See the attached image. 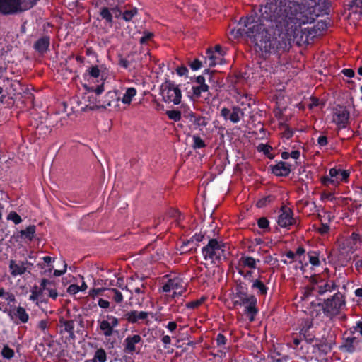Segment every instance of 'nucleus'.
Wrapping results in <instances>:
<instances>
[{
  "instance_id": "nucleus-1",
  "label": "nucleus",
  "mask_w": 362,
  "mask_h": 362,
  "mask_svg": "<svg viewBox=\"0 0 362 362\" xmlns=\"http://www.w3.org/2000/svg\"><path fill=\"white\" fill-rule=\"evenodd\" d=\"M315 0H272L266 4L264 16L274 20L277 26L287 31L290 45L298 42L310 44L319 33L316 27L301 28L302 25L312 23L318 16Z\"/></svg>"
},
{
  "instance_id": "nucleus-2",
  "label": "nucleus",
  "mask_w": 362,
  "mask_h": 362,
  "mask_svg": "<svg viewBox=\"0 0 362 362\" xmlns=\"http://www.w3.org/2000/svg\"><path fill=\"white\" fill-rule=\"evenodd\" d=\"M265 8L266 4L261 6L259 17L250 15L240 18L238 28L230 30L234 38L243 36L250 38L264 57L291 47L287 31L279 28L274 20L264 16Z\"/></svg>"
},
{
  "instance_id": "nucleus-3",
  "label": "nucleus",
  "mask_w": 362,
  "mask_h": 362,
  "mask_svg": "<svg viewBox=\"0 0 362 362\" xmlns=\"http://www.w3.org/2000/svg\"><path fill=\"white\" fill-rule=\"evenodd\" d=\"M235 297L238 300L234 301V305L244 306L245 314L247 315L250 321L252 322L258 313L256 296L248 294V288L246 284L239 282L235 287Z\"/></svg>"
},
{
  "instance_id": "nucleus-4",
  "label": "nucleus",
  "mask_w": 362,
  "mask_h": 362,
  "mask_svg": "<svg viewBox=\"0 0 362 362\" xmlns=\"http://www.w3.org/2000/svg\"><path fill=\"white\" fill-rule=\"evenodd\" d=\"M318 305L322 307L324 315L329 319L333 320L340 314L341 310L345 307V296L338 291L330 298L325 299L322 303Z\"/></svg>"
},
{
  "instance_id": "nucleus-5",
  "label": "nucleus",
  "mask_w": 362,
  "mask_h": 362,
  "mask_svg": "<svg viewBox=\"0 0 362 362\" xmlns=\"http://www.w3.org/2000/svg\"><path fill=\"white\" fill-rule=\"evenodd\" d=\"M202 253L204 259L212 264H218L226 258L224 244L215 238L210 239L208 244L202 247Z\"/></svg>"
},
{
  "instance_id": "nucleus-6",
  "label": "nucleus",
  "mask_w": 362,
  "mask_h": 362,
  "mask_svg": "<svg viewBox=\"0 0 362 362\" xmlns=\"http://www.w3.org/2000/svg\"><path fill=\"white\" fill-rule=\"evenodd\" d=\"M160 95L165 103L178 105L181 102L182 93L177 86L172 81H166L160 87Z\"/></svg>"
},
{
  "instance_id": "nucleus-7",
  "label": "nucleus",
  "mask_w": 362,
  "mask_h": 362,
  "mask_svg": "<svg viewBox=\"0 0 362 362\" xmlns=\"http://www.w3.org/2000/svg\"><path fill=\"white\" fill-rule=\"evenodd\" d=\"M312 327V322L305 321L299 332L300 337H302L306 343L313 344V346L317 347L319 351L327 354V351L330 350V347H328L326 344H322L320 340L315 337V336L310 332V329Z\"/></svg>"
},
{
  "instance_id": "nucleus-8",
  "label": "nucleus",
  "mask_w": 362,
  "mask_h": 362,
  "mask_svg": "<svg viewBox=\"0 0 362 362\" xmlns=\"http://www.w3.org/2000/svg\"><path fill=\"white\" fill-rule=\"evenodd\" d=\"M119 100V92L118 90H110L105 94L102 101L97 102L94 106L90 107V110L109 108L110 110H117Z\"/></svg>"
},
{
  "instance_id": "nucleus-9",
  "label": "nucleus",
  "mask_w": 362,
  "mask_h": 362,
  "mask_svg": "<svg viewBox=\"0 0 362 362\" xmlns=\"http://www.w3.org/2000/svg\"><path fill=\"white\" fill-rule=\"evenodd\" d=\"M98 327L97 330L103 335L105 338L111 337L115 332H117L115 330V328L118 327L119 320L118 318L113 315H107L106 320H98L97 321Z\"/></svg>"
},
{
  "instance_id": "nucleus-10",
  "label": "nucleus",
  "mask_w": 362,
  "mask_h": 362,
  "mask_svg": "<svg viewBox=\"0 0 362 362\" xmlns=\"http://www.w3.org/2000/svg\"><path fill=\"white\" fill-rule=\"evenodd\" d=\"M277 223L281 228H289L292 226H298L297 218L293 216V211L286 206L281 208L277 218Z\"/></svg>"
},
{
  "instance_id": "nucleus-11",
  "label": "nucleus",
  "mask_w": 362,
  "mask_h": 362,
  "mask_svg": "<svg viewBox=\"0 0 362 362\" xmlns=\"http://www.w3.org/2000/svg\"><path fill=\"white\" fill-rule=\"evenodd\" d=\"M245 111V107H240L238 106H233L230 109L223 107L221 110L220 115L223 117L225 120H229L232 123L236 124L244 117Z\"/></svg>"
},
{
  "instance_id": "nucleus-12",
  "label": "nucleus",
  "mask_w": 362,
  "mask_h": 362,
  "mask_svg": "<svg viewBox=\"0 0 362 362\" xmlns=\"http://www.w3.org/2000/svg\"><path fill=\"white\" fill-rule=\"evenodd\" d=\"M184 117L192 123L194 129L202 130L206 127L209 122V119L206 117L197 114L192 111H189L184 115Z\"/></svg>"
},
{
  "instance_id": "nucleus-13",
  "label": "nucleus",
  "mask_w": 362,
  "mask_h": 362,
  "mask_svg": "<svg viewBox=\"0 0 362 362\" xmlns=\"http://www.w3.org/2000/svg\"><path fill=\"white\" fill-rule=\"evenodd\" d=\"M349 119V112L345 107L339 106L335 108L332 120L339 128L346 127Z\"/></svg>"
},
{
  "instance_id": "nucleus-14",
  "label": "nucleus",
  "mask_w": 362,
  "mask_h": 362,
  "mask_svg": "<svg viewBox=\"0 0 362 362\" xmlns=\"http://www.w3.org/2000/svg\"><path fill=\"white\" fill-rule=\"evenodd\" d=\"M43 291L42 286L38 287L37 286H34L30 289L31 294L29 296V300L33 301L36 306L39 307L42 310L43 304L47 303V300L43 296Z\"/></svg>"
},
{
  "instance_id": "nucleus-15",
  "label": "nucleus",
  "mask_w": 362,
  "mask_h": 362,
  "mask_svg": "<svg viewBox=\"0 0 362 362\" xmlns=\"http://www.w3.org/2000/svg\"><path fill=\"white\" fill-rule=\"evenodd\" d=\"M141 337L139 334L128 336L123 342L124 351L128 354L133 355L136 351V346L141 341Z\"/></svg>"
},
{
  "instance_id": "nucleus-16",
  "label": "nucleus",
  "mask_w": 362,
  "mask_h": 362,
  "mask_svg": "<svg viewBox=\"0 0 362 362\" xmlns=\"http://www.w3.org/2000/svg\"><path fill=\"white\" fill-rule=\"evenodd\" d=\"M62 334L66 332L69 334V338L71 339H75L74 327L75 322L73 320H65L64 317H60L58 324Z\"/></svg>"
},
{
  "instance_id": "nucleus-17",
  "label": "nucleus",
  "mask_w": 362,
  "mask_h": 362,
  "mask_svg": "<svg viewBox=\"0 0 362 362\" xmlns=\"http://www.w3.org/2000/svg\"><path fill=\"white\" fill-rule=\"evenodd\" d=\"M360 342V339L356 337H347L344 338L341 350L345 352L352 354L358 349Z\"/></svg>"
},
{
  "instance_id": "nucleus-18",
  "label": "nucleus",
  "mask_w": 362,
  "mask_h": 362,
  "mask_svg": "<svg viewBox=\"0 0 362 362\" xmlns=\"http://www.w3.org/2000/svg\"><path fill=\"white\" fill-rule=\"evenodd\" d=\"M51 38L49 35H44L38 38L33 45V49L40 54H45L49 48Z\"/></svg>"
},
{
  "instance_id": "nucleus-19",
  "label": "nucleus",
  "mask_w": 362,
  "mask_h": 362,
  "mask_svg": "<svg viewBox=\"0 0 362 362\" xmlns=\"http://www.w3.org/2000/svg\"><path fill=\"white\" fill-rule=\"evenodd\" d=\"M184 288H185V287L182 279L177 276L168 279V281L163 286L162 291L168 293L172 290H182Z\"/></svg>"
},
{
  "instance_id": "nucleus-20",
  "label": "nucleus",
  "mask_w": 362,
  "mask_h": 362,
  "mask_svg": "<svg viewBox=\"0 0 362 362\" xmlns=\"http://www.w3.org/2000/svg\"><path fill=\"white\" fill-rule=\"evenodd\" d=\"M272 173L279 177H287L291 173L290 165L284 161H280L271 166Z\"/></svg>"
},
{
  "instance_id": "nucleus-21",
  "label": "nucleus",
  "mask_w": 362,
  "mask_h": 362,
  "mask_svg": "<svg viewBox=\"0 0 362 362\" xmlns=\"http://www.w3.org/2000/svg\"><path fill=\"white\" fill-rule=\"evenodd\" d=\"M26 265L30 266V267L33 266V264L31 263H29L27 261L25 262H22L21 263L16 264L15 262V261L11 260L10 264H9L11 274L13 276H16L18 275L23 274L26 272V269L28 268V267H26Z\"/></svg>"
},
{
  "instance_id": "nucleus-22",
  "label": "nucleus",
  "mask_w": 362,
  "mask_h": 362,
  "mask_svg": "<svg viewBox=\"0 0 362 362\" xmlns=\"http://www.w3.org/2000/svg\"><path fill=\"white\" fill-rule=\"evenodd\" d=\"M149 313L146 311H137V310H132L124 314V318L129 323H136L139 320H146Z\"/></svg>"
},
{
  "instance_id": "nucleus-23",
  "label": "nucleus",
  "mask_w": 362,
  "mask_h": 362,
  "mask_svg": "<svg viewBox=\"0 0 362 362\" xmlns=\"http://www.w3.org/2000/svg\"><path fill=\"white\" fill-rule=\"evenodd\" d=\"M104 69L105 67L103 65H101L100 66H98L97 65L92 66L89 67L88 69H86V72L83 74V78L90 80V78H98L100 76L101 79H103V72Z\"/></svg>"
},
{
  "instance_id": "nucleus-24",
  "label": "nucleus",
  "mask_w": 362,
  "mask_h": 362,
  "mask_svg": "<svg viewBox=\"0 0 362 362\" xmlns=\"http://www.w3.org/2000/svg\"><path fill=\"white\" fill-rule=\"evenodd\" d=\"M40 286H42L44 291H47L49 296L55 300L58 296V293L55 288V284L53 281L47 279H42L40 281Z\"/></svg>"
},
{
  "instance_id": "nucleus-25",
  "label": "nucleus",
  "mask_w": 362,
  "mask_h": 362,
  "mask_svg": "<svg viewBox=\"0 0 362 362\" xmlns=\"http://www.w3.org/2000/svg\"><path fill=\"white\" fill-rule=\"evenodd\" d=\"M338 286L334 282V281L328 280L326 281H322L320 284L316 286L315 290L319 295H324L327 292H332L335 290Z\"/></svg>"
},
{
  "instance_id": "nucleus-26",
  "label": "nucleus",
  "mask_w": 362,
  "mask_h": 362,
  "mask_svg": "<svg viewBox=\"0 0 362 362\" xmlns=\"http://www.w3.org/2000/svg\"><path fill=\"white\" fill-rule=\"evenodd\" d=\"M349 14L359 18L362 16V0H352L348 5Z\"/></svg>"
},
{
  "instance_id": "nucleus-27",
  "label": "nucleus",
  "mask_w": 362,
  "mask_h": 362,
  "mask_svg": "<svg viewBox=\"0 0 362 362\" xmlns=\"http://www.w3.org/2000/svg\"><path fill=\"white\" fill-rule=\"evenodd\" d=\"M12 311L16 318H17L21 323H27L29 320V315L25 309L21 306H13Z\"/></svg>"
},
{
  "instance_id": "nucleus-28",
  "label": "nucleus",
  "mask_w": 362,
  "mask_h": 362,
  "mask_svg": "<svg viewBox=\"0 0 362 362\" xmlns=\"http://www.w3.org/2000/svg\"><path fill=\"white\" fill-rule=\"evenodd\" d=\"M4 86L5 88V93L7 95H14L17 91L16 86L19 85V82L18 81H13L8 77H5L3 79Z\"/></svg>"
},
{
  "instance_id": "nucleus-29",
  "label": "nucleus",
  "mask_w": 362,
  "mask_h": 362,
  "mask_svg": "<svg viewBox=\"0 0 362 362\" xmlns=\"http://www.w3.org/2000/svg\"><path fill=\"white\" fill-rule=\"evenodd\" d=\"M252 288L257 290V293L259 296H266L268 291V287L259 279H255L252 281Z\"/></svg>"
},
{
  "instance_id": "nucleus-30",
  "label": "nucleus",
  "mask_w": 362,
  "mask_h": 362,
  "mask_svg": "<svg viewBox=\"0 0 362 362\" xmlns=\"http://www.w3.org/2000/svg\"><path fill=\"white\" fill-rule=\"evenodd\" d=\"M206 63H208L209 66H214L221 63V59L215 54V52L211 49H208L206 52Z\"/></svg>"
},
{
  "instance_id": "nucleus-31",
  "label": "nucleus",
  "mask_w": 362,
  "mask_h": 362,
  "mask_svg": "<svg viewBox=\"0 0 362 362\" xmlns=\"http://www.w3.org/2000/svg\"><path fill=\"white\" fill-rule=\"evenodd\" d=\"M239 262L244 267H248L255 269L257 268V262H260V260L255 259V258L249 256H242L239 260Z\"/></svg>"
},
{
  "instance_id": "nucleus-32",
  "label": "nucleus",
  "mask_w": 362,
  "mask_h": 362,
  "mask_svg": "<svg viewBox=\"0 0 362 362\" xmlns=\"http://www.w3.org/2000/svg\"><path fill=\"white\" fill-rule=\"evenodd\" d=\"M36 231V227L34 225H30L26 228L25 230H21L20 233V238L25 240H28L31 241L35 236Z\"/></svg>"
},
{
  "instance_id": "nucleus-33",
  "label": "nucleus",
  "mask_w": 362,
  "mask_h": 362,
  "mask_svg": "<svg viewBox=\"0 0 362 362\" xmlns=\"http://www.w3.org/2000/svg\"><path fill=\"white\" fill-rule=\"evenodd\" d=\"M209 86L208 85H197L193 86L192 88L193 97L195 99H199L202 97V93H207V95H209Z\"/></svg>"
},
{
  "instance_id": "nucleus-34",
  "label": "nucleus",
  "mask_w": 362,
  "mask_h": 362,
  "mask_svg": "<svg viewBox=\"0 0 362 362\" xmlns=\"http://www.w3.org/2000/svg\"><path fill=\"white\" fill-rule=\"evenodd\" d=\"M100 16L102 18V19L106 21L107 25H109L110 26L112 25L113 16L111 8H109L107 7H102L100 11Z\"/></svg>"
},
{
  "instance_id": "nucleus-35",
  "label": "nucleus",
  "mask_w": 362,
  "mask_h": 362,
  "mask_svg": "<svg viewBox=\"0 0 362 362\" xmlns=\"http://www.w3.org/2000/svg\"><path fill=\"white\" fill-rule=\"evenodd\" d=\"M136 90L135 88L130 87L126 89L124 94L120 100L124 104L129 105L132 98L136 95Z\"/></svg>"
},
{
  "instance_id": "nucleus-36",
  "label": "nucleus",
  "mask_w": 362,
  "mask_h": 362,
  "mask_svg": "<svg viewBox=\"0 0 362 362\" xmlns=\"http://www.w3.org/2000/svg\"><path fill=\"white\" fill-rule=\"evenodd\" d=\"M107 361V354L103 348L98 349L91 359V362H105Z\"/></svg>"
},
{
  "instance_id": "nucleus-37",
  "label": "nucleus",
  "mask_w": 362,
  "mask_h": 362,
  "mask_svg": "<svg viewBox=\"0 0 362 362\" xmlns=\"http://www.w3.org/2000/svg\"><path fill=\"white\" fill-rule=\"evenodd\" d=\"M257 149L259 152H262L269 159H273L274 158V156L271 153L272 148L269 144H259L257 146Z\"/></svg>"
},
{
  "instance_id": "nucleus-38",
  "label": "nucleus",
  "mask_w": 362,
  "mask_h": 362,
  "mask_svg": "<svg viewBox=\"0 0 362 362\" xmlns=\"http://www.w3.org/2000/svg\"><path fill=\"white\" fill-rule=\"evenodd\" d=\"M83 88L86 90H87L88 93H94L97 95H100L101 93H103L105 90L104 89V83H102L96 86H89L86 84L83 85Z\"/></svg>"
},
{
  "instance_id": "nucleus-39",
  "label": "nucleus",
  "mask_w": 362,
  "mask_h": 362,
  "mask_svg": "<svg viewBox=\"0 0 362 362\" xmlns=\"http://www.w3.org/2000/svg\"><path fill=\"white\" fill-rule=\"evenodd\" d=\"M138 13V9L135 7L122 11V18L125 21H130Z\"/></svg>"
},
{
  "instance_id": "nucleus-40",
  "label": "nucleus",
  "mask_w": 362,
  "mask_h": 362,
  "mask_svg": "<svg viewBox=\"0 0 362 362\" xmlns=\"http://www.w3.org/2000/svg\"><path fill=\"white\" fill-rule=\"evenodd\" d=\"M111 297L117 303H120L123 301V296L122 293L116 288L109 289Z\"/></svg>"
},
{
  "instance_id": "nucleus-41",
  "label": "nucleus",
  "mask_w": 362,
  "mask_h": 362,
  "mask_svg": "<svg viewBox=\"0 0 362 362\" xmlns=\"http://www.w3.org/2000/svg\"><path fill=\"white\" fill-rule=\"evenodd\" d=\"M192 139H193L192 148L194 149H199V148H204L206 146L204 141L201 139V137L199 135H197V134L193 135Z\"/></svg>"
},
{
  "instance_id": "nucleus-42",
  "label": "nucleus",
  "mask_w": 362,
  "mask_h": 362,
  "mask_svg": "<svg viewBox=\"0 0 362 362\" xmlns=\"http://www.w3.org/2000/svg\"><path fill=\"white\" fill-rule=\"evenodd\" d=\"M1 355L4 358L11 359L14 356V351L8 345H4L1 350Z\"/></svg>"
},
{
  "instance_id": "nucleus-43",
  "label": "nucleus",
  "mask_w": 362,
  "mask_h": 362,
  "mask_svg": "<svg viewBox=\"0 0 362 362\" xmlns=\"http://www.w3.org/2000/svg\"><path fill=\"white\" fill-rule=\"evenodd\" d=\"M257 226L259 228L263 229L264 231H269V221L266 217H261L257 220Z\"/></svg>"
},
{
  "instance_id": "nucleus-44",
  "label": "nucleus",
  "mask_w": 362,
  "mask_h": 362,
  "mask_svg": "<svg viewBox=\"0 0 362 362\" xmlns=\"http://www.w3.org/2000/svg\"><path fill=\"white\" fill-rule=\"evenodd\" d=\"M166 115L170 119H172L175 122H178L182 118L181 112L179 110H168L166 112Z\"/></svg>"
},
{
  "instance_id": "nucleus-45",
  "label": "nucleus",
  "mask_w": 362,
  "mask_h": 362,
  "mask_svg": "<svg viewBox=\"0 0 362 362\" xmlns=\"http://www.w3.org/2000/svg\"><path fill=\"white\" fill-rule=\"evenodd\" d=\"M309 262L314 267H317L320 264L319 257L315 252H308Z\"/></svg>"
},
{
  "instance_id": "nucleus-46",
  "label": "nucleus",
  "mask_w": 362,
  "mask_h": 362,
  "mask_svg": "<svg viewBox=\"0 0 362 362\" xmlns=\"http://www.w3.org/2000/svg\"><path fill=\"white\" fill-rule=\"evenodd\" d=\"M3 298L7 301L8 305L11 308H13V305L16 302V299L15 296L12 293L5 291Z\"/></svg>"
},
{
  "instance_id": "nucleus-47",
  "label": "nucleus",
  "mask_w": 362,
  "mask_h": 362,
  "mask_svg": "<svg viewBox=\"0 0 362 362\" xmlns=\"http://www.w3.org/2000/svg\"><path fill=\"white\" fill-rule=\"evenodd\" d=\"M154 36V34L152 32L144 30L143 32V35L141 37L139 40V42L141 45L146 44L148 40H151Z\"/></svg>"
},
{
  "instance_id": "nucleus-48",
  "label": "nucleus",
  "mask_w": 362,
  "mask_h": 362,
  "mask_svg": "<svg viewBox=\"0 0 362 362\" xmlns=\"http://www.w3.org/2000/svg\"><path fill=\"white\" fill-rule=\"evenodd\" d=\"M204 235L202 233H196L193 235L189 240H188L186 243H184L183 246H187L194 242L199 243L203 240Z\"/></svg>"
},
{
  "instance_id": "nucleus-49",
  "label": "nucleus",
  "mask_w": 362,
  "mask_h": 362,
  "mask_svg": "<svg viewBox=\"0 0 362 362\" xmlns=\"http://www.w3.org/2000/svg\"><path fill=\"white\" fill-rule=\"evenodd\" d=\"M7 219L12 221L15 224H19L22 222L21 217L15 211H11L8 214Z\"/></svg>"
},
{
  "instance_id": "nucleus-50",
  "label": "nucleus",
  "mask_w": 362,
  "mask_h": 362,
  "mask_svg": "<svg viewBox=\"0 0 362 362\" xmlns=\"http://www.w3.org/2000/svg\"><path fill=\"white\" fill-rule=\"evenodd\" d=\"M205 298L202 297L200 299L189 302L186 304V308L189 309H194L198 308L204 301Z\"/></svg>"
},
{
  "instance_id": "nucleus-51",
  "label": "nucleus",
  "mask_w": 362,
  "mask_h": 362,
  "mask_svg": "<svg viewBox=\"0 0 362 362\" xmlns=\"http://www.w3.org/2000/svg\"><path fill=\"white\" fill-rule=\"evenodd\" d=\"M322 183L325 185H327L329 184L337 185L339 183V180L337 178V180L332 179L329 175V176H325L322 178Z\"/></svg>"
},
{
  "instance_id": "nucleus-52",
  "label": "nucleus",
  "mask_w": 362,
  "mask_h": 362,
  "mask_svg": "<svg viewBox=\"0 0 362 362\" xmlns=\"http://www.w3.org/2000/svg\"><path fill=\"white\" fill-rule=\"evenodd\" d=\"M188 64L191 69L197 71L202 67V63L199 59H195L192 62H189Z\"/></svg>"
},
{
  "instance_id": "nucleus-53",
  "label": "nucleus",
  "mask_w": 362,
  "mask_h": 362,
  "mask_svg": "<svg viewBox=\"0 0 362 362\" xmlns=\"http://www.w3.org/2000/svg\"><path fill=\"white\" fill-rule=\"evenodd\" d=\"M251 100V98H250L248 99V96L247 95L243 96L240 100H239V104L243 107H245L247 109V107L248 108H250L251 107V103L248 101V100Z\"/></svg>"
},
{
  "instance_id": "nucleus-54",
  "label": "nucleus",
  "mask_w": 362,
  "mask_h": 362,
  "mask_svg": "<svg viewBox=\"0 0 362 362\" xmlns=\"http://www.w3.org/2000/svg\"><path fill=\"white\" fill-rule=\"evenodd\" d=\"M216 341L217 346L221 347V346L226 345L227 339L223 334L219 333L216 336Z\"/></svg>"
},
{
  "instance_id": "nucleus-55",
  "label": "nucleus",
  "mask_w": 362,
  "mask_h": 362,
  "mask_svg": "<svg viewBox=\"0 0 362 362\" xmlns=\"http://www.w3.org/2000/svg\"><path fill=\"white\" fill-rule=\"evenodd\" d=\"M349 175H350V173L349 170H340L339 179V182H347Z\"/></svg>"
},
{
  "instance_id": "nucleus-56",
  "label": "nucleus",
  "mask_w": 362,
  "mask_h": 362,
  "mask_svg": "<svg viewBox=\"0 0 362 362\" xmlns=\"http://www.w3.org/2000/svg\"><path fill=\"white\" fill-rule=\"evenodd\" d=\"M79 291V286L76 284H71L67 288V292L71 295H75Z\"/></svg>"
},
{
  "instance_id": "nucleus-57",
  "label": "nucleus",
  "mask_w": 362,
  "mask_h": 362,
  "mask_svg": "<svg viewBox=\"0 0 362 362\" xmlns=\"http://www.w3.org/2000/svg\"><path fill=\"white\" fill-rule=\"evenodd\" d=\"M339 173H340V170L339 169H337L335 168H332L329 171V175L332 179L337 180V178L339 180Z\"/></svg>"
},
{
  "instance_id": "nucleus-58",
  "label": "nucleus",
  "mask_w": 362,
  "mask_h": 362,
  "mask_svg": "<svg viewBox=\"0 0 362 362\" xmlns=\"http://www.w3.org/2000/svg\"><path fill=\"white\" fill-rule=\"evenodd\" d=\"M270 202V197H267L262 199H260L257 202V206L258 208H262L265 206Z\"/></svg>"
},
{
  "instance_id": "nucleus-59",
  "label": "nucleus",
  "mask_w": 362,
  "mask_h": 362,
  "mask_svg": "<svg viewBox=\"0 0 362 362\" xmlns=\"http://www.w3.org/2000/svg\"><path fill=\"white\" fill-rule=\"evenodd\" d=\"M329 230V226L327 223H322L320 227L318 228L317 231L321 235L327 234Z\"/></svg>"
},
{
  "instance_id": "nucleus-60",
  "label": "nucleus",
  "mask_w": 362,
  "mask_h": 362,
  "mask_svg": "<svg viewBox=\"0 0 362 362\" xmlns=\"http://www.w3.org/2000/svg\"><path fill=\"white\" fill-rule=\"evenodd\" d=\"M356 331H358L360 334L362 336V320L356 322V326H354L351 329V333L352 334Z\"/></svg>"
},
{
  "instance_id": "nucleus-61",
  "label": "nucleus",
  "mask_w": 362,
  "mask_h": 362,
  "mask_svg": "<svg viewBox=\"0 0 362 362\" xmlns=\"http://www.w3.org/2000/svg\"><path fill=\"white\" fill-rule=\"evenodd\" d=\"M314 26L316 27L319 35L320 34V32L322 30H325L327 27L326 22L322 21L317 22V23Z\"/></svg>"
},
{
  "instance_id": "nucleus-62",
  "label": "nucleus",
  "mask_w": 362,
  "mask_h": 362,
  "mask_svg": "<svg viewBox=\"0 0 362 362\" xmlns=\"http://www.w3.org/2000/svg\"><path fill=\"white\" fill-rule=\"evenodd\" d=\"M112 16L115 15V17L118 18L121 16H122V11L117 6L111 8Z\"/></svg>"
},
{
  "instance_id": "nucleus-63",
  "label": "nucleus",
  "mask_w": 362,
  "mask_h": 362,
  "mask_svg": "<svg viewBox=\"0 0 362 362\" xmlns=\"http://www.w3.org/2000/svg\"><path fill=\"white\" fill-rule=\"evenodd\" d=\"M176 72L180 76H182L187 75L188 69L186 66H182L177 68Z\"/></svg>"
},
{
  "instance_id": "nucleus-64",
  "label": "nucleus",
  "mask_w": 362,
  "mask_h": 362,
  "mask_svg": "<svg viewBox=\"0 0 362 362\" xmlns=\"http://www.w3.org/2000/svg\"><path fill=\"white\" fill-rule=\"evenodd\" d=\"M317 144L322 147L327 144V137L325 135H320L317 139Z\"/></svg>"
}]
</instances>
